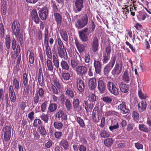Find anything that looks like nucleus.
<instances>
[{"label":"nucleus","mask_w":151,"mask_h":151,"mask_svg":"<svg viewBox=\"0 0 151 151\" xmlns=\"http://www.w3.org/2000/svg\"><path fill=\"white\" fill-rule=\"evenodd\" d=\"M119 87L120 91L122 93H126L129 91V86L126 84L121 82L119 84Z\"/></svg>","instance_id":"obj_23"},{"label":"nucleus","mask_w":151,"mask_h":151,"mask_svg":"<svg viewBox=\"0 0 151 151\" xmlns=\"http://www.w3.org/2000/svg\"><path fill=\"white\" fill-rule=\"evenodd\" d=\"M75 120L81 127L83 128L85 126L84 121L81 117L76 116Z\"/></svg>","instance_id":"obj_33"},{"label":"nucleus","mask_w":151,"mask_h":151,"mask_svg":"<svg viewBox=\"0 0 151 151\" xmlns=\"http://www.w3.org/2000/svg\"><path fill=\"white\" fill-rule=\"evenodd\" d=\"M52 58L53 65L55 67V69H58L60 65L59 60L58 58V57L53 55Z\"/></svg>","instance_id":"obj_32"},{"label":"nucleus","mask_w":151,"mask_h":151,"mask_svg":"<svg viewBox=\"0 0 151 151\" xmlns=\"http://www.w3.org/2000/svg\"><path fill=\"white\" fill-rule=\"evenodd\" d=\"M40 96L38 95L37 91H36L35 94L33 97L34 104H37L38 102L40 99Z\"/></svg>","instance_id":"obj_53"},{"label":"nucleus","mask_w":151,"mask_h":151,"mask_svg":"<svg viewBox=\"0 0 151 151\" xmlns=\"http://www.w3.org/2000/svg\"><path fill=\"white\" fill-rule=\"evenodd\" d=\"M74 2L73 9L74 12L77 13L81 11L83 7V0H75Z\"/></svg>","instance_id":"obj_6"},{"label":"nucleus","mask_w":151,"mask_h":151,"mask_svg":"<svg viewBox=\"0 0 151 151\" xmlns=\"http://www.w3.org/2000/svg\"><path fill=\"white\" fill-rule=\"evenodd\" d=\"M53 84L58 89L60 90L61 88V85L58 81L57 79L54 78L53 79Z\"/></svg>","instance_id":"obj_55"},{"label":"nucleus","mask_w":151,"mask_h":151,"mask_svg":"<svg viewBox=\"0 0 151 151\" xmlns=\"http://www.w3.org/2000/svg\"><path fill=\"white\" fill-rule=\"evenodd\" d=\"M5 32V29L2 23L1 20L0 21V35L2 38H3Z\"/></svg>","instance_id":"obj_46"},{"label":"nucleus","mask_w":151,"mask_h":151,"mask_svg":"<svg viewBox=\"0 0 151 151\" xmlns=\"http://www.w3.org/2000/svg\"><path fill=\"white\" fill-rule=\"evenodd\" d=\"M28 75L27 73H26V71L24 72L23 74L22 75L21 80L22 83L23 84L24 86H26L28 82Z\"/></svg>","instance_id":"obj_29"},{"label":"nucleus","mask_w":151,"mask_h":151,"mask_svg":"<svg viewBox=\"0 0 151 151\" xmlns=\"http://www.w3.org/2000/svg\"><path fill=\"white\" fill-rule=\"evenodd\" d=\"M92 113L101 116L103 114V110L102 108L99 109L98 106H96L94 108Z\"/></svg>","instance_id":"obj_27"},{"label":"nucleus","mask_w":151,"mask_h":151,"mask_svg":"<svg viewBox=\"0 0 151 151\" xmlns=\"http://www.w3.org/2000/svg\"><path fill=\"white\" fill-rule=\"evenodd\" d=\"M132 116L133 119L135 121H137L139 120V115L138 113L136 111H133L132 114Z\"/></svg>","instance_id":"obj_62"},{"label":"nucleus","mask_w":151,"mask_h":151,"mask_svg":"<svg viewBox=\"0 0 151 151\" xmlns=\"http://www.w3.org/2000/svg\"><path fill=\"white\" fill-rule=\"evenodd\" d=\"M70 63L71 67L73 68H76L79 64V62L78 60L74 59L71 60Z\"/></svg>","instance_id":"obj_51"},{"label":"nucleus","mask_w":151,"mask_h":151,"mask_svg":"<svg viewBox=\"0 0 151 151\" xmlns=\"http://www.w3.org/2000/svg\"><path fill=\"white\" fill-rule=\"evenodd\" d=\"M116 58V57L115 55L111 57L110 61L104 68L103 72L104 75L107 76L108 75L114 65Z\"/></svg>","instance_id":"obj_1"},{"label":"nucleus","mask_w":151,"mask_h":151,"mask_svg":"<svg viewBox=\"0 0 151 151\" xmlns=\"http://www.w3.org/2000/svg\"><path fill=\"white\" fill-rule=\"evenodd\" d=\"M47 101H46L42 103L41 106V111L42 112H45L47 109Z\"/></svg>","instance_id":"obj_52"},{"label":"nucleus","mask_w":151,"mask_h":151,"mask_svg":"<svg viewBox=\"0 0 151 151\" xmlns=\"http://www.w3.org/2000/svg\"><path fill=\"white\" fill-rule=\"evenodd\" d=\"M51 5V7L52 9V11L54 12V13H57V12L58 11V9L55 2L54 1H52Z\"/></svg>","instance_id":"obj_58"},{"label":"nucleus","mask_w":151,"mask_h":151,"mask_svg":"<svg viewBox=\"0 0 151 151\" xmlns=\"http://www.w3.org/2000/svg\"><path fill=\"white\" fill-rule=\"evenodd\" d=\"M62 76L63 78L65 81L69 80L70 78V74L68 72L63 73Z\"/></svg>","instance_id":"obj_54"},{"label":"nucleus","mask_w":151,"mask_h":151,"mask_svg":"<svg viewBox=\"0 0 151 151\" xmlns=\"http://www.w3.org/2000/svg\"><path fill=\"white\" fill-rule=\"evenodd\" d=\"M97 88L100 93L103 94L106 91V84L102 80H99L97 82Z\"/></svg>","instance_id":"obj_12"},{"label":"nucleus","mask_w":151,"mask_h":151,"mask_svg":"<svg viewBox=\"0 0 151 151\" xmlns=\"http://www.w3.org/2000/svg\"><path fill=\"white\" fill-rule=\"evenodd\" d=\"M60 34L62 39L66 42H68V37L67 32L65 30L62 29L60 31Z\"/></svg>","instance_id":"obj_34"},{"label":"nucleus","mask_w":151,"mask_h":151,"mask_svg":"<svg viewBox=\"0 0 151 151\" xmlns=\"http://www.w3.org/2000/svg\"><path fill=\"white\" fill-rule=\"evenodd\" d=\"M111 124L112 125L109 126V127L110 131H112L114 129H117L119 127V123L116 121H114V123L112 122Z\"/></svg>","instance_id":"obj_42"},{"label":"nucleus","mask_w":151,"mask_h":151,"mask_svg":"<svg viewBox=\"0 0 151 151\" xmlns=\"http://www.w3.org/2000/svg\"><path fill=\"white\" fill-rule=\"evenodd\" d=\"M107 86V89L111 93L116 96L119 95V90L113 82L111 81L108 82Z\"/></svg>","instance_id":"obj_4"},{"label":"nucleus","mask_w":151,"mask_h":151,"mask_svg":"<svg viewBox=\"0 0 151 151\" xmlns=\"http://www.w3.org/2000/svg\"><path fill=\"white\" fill-rule=\"evenodd\" d=\"M11 43V39L9 35H7L6 36L5 38V43L6 48L9 49L10 48Z\"/></svg>","instance_id":"obj_44"},{"label":"nucleus","mask_w":151,"mask_h":151,"mask_svg":"<svg viewBox=\"0 0 151 151\" xmlns=\"http://www.w3.org/2000/svg\"><path fill=\"white\" fill-rule=\"evenodd\" d=\"M105 145L108 147H111L113 143L112 138H107L104 141Z\"/></svg>","instance_id":"obj_41"},{"label":"nucleus","mask_w":151,"mask_h":151,"mask_svg":"<svg viewBox=\"0 0 151 151\" xmlns=\"http://www.w3.org/2000/svg\"><path fill=\"white\" fill-rule=\"evenodd\" d=\"M31 16L32 19L37 24H38L40 22V19L38 16L37 11L35 9L32 10L31 13Z\"/></svg>","instance_id":"obj_18"},{"label":"nucleus","mask_w":151,"mask_h":151,"mask_svg":"<svg viewBox=\"0 0 151 151\" xmlns=\"http://www.w3.org/2000/svg\"><path fill=\"white\" fill-rule=\"evenodd\" d=\"M12 31L14 35L21 32L20 24L18 21H14L12 22L11 26Z\"/></svg>","instance_id":"obj_13"},{"label":"nucleus","mask_w":151,"mask_h":151,"mask_svg":"<svg viewBox=\"0 0 151 151\" xmlns=\"http://www.w3.org/2000/svg\"><path fill=\"white\" fill-rule=\"evenodd\" d=\"M130 77L127 70H125L122 76L123 80L126 83H129L130 80Z\"/></svg>","instance_id":"obj_28"},{"label":"nucleus","mask_w":151,"mask_h":151,"mask_svg":"<svg viewBox=\"0 0 151 151\" xmlns=\"http://www.w3.org/2000/svg\"><path fill=\"white\" fill-rule=\"evenodd\" d=\"M40 117L45 124L48 123L49 119V116L47 114H45L44 113L42 114L40 116Z\"/></svg>","instance_id":"obj_39"},{"label":"nucleus","mask_w":151,"mask_h":151,"mask_svg":"<svg viewBox=\"0 0 151 151\" xmlns=\"http://www.w3.org/2000/svg\"><path fill=\"white\" fill-rule=\"evenodd\" d=\"M89 33V32H88V28L87 27L79 32L80 38L83 42H86L88 41Z\"/></svg>","instance_id":"obj_7"},{"label":"nucleus","mask_w":151,"mask_h":151,"mask_svg":"<svg viewBox=\"0 0 151 151\" xmlns=\"http://www.w3.org/2000/svg\"><path fill=\"white\" fill-rule=\"evenodd\" d=\"M139 129L141 131L147 132L149 131V129L144 124H139Z\"/></svg>","instance_id":"obj_57"},{"label":"nucleus","mask_w":151,"mask_h":151,"mask_svg":"<svg viewBox=\"0 0 151 151\" xmlns=\"http://www.w3.org/2000/svg\"><path fill=\"white\" fill-rule=\"evenodd\" d=\"M37 129L39 133L41 136H46L47 132L44 126L42 125H40Z\"/></svg>","instance_id":"obj_31"},{"label":"nucleus","mask_w":151,"mask_h":151,"mask_svg":"<svg viewBox=\"0 0 151 151\" xmlns=\"http://www.w3.org/2000/svg\"><path fill=\"white\" fill-rule=\"evenodd\" d=\"M101 136L103 138H107L110 136L109 134L105 130L101 131L100 132Z\"/></svg>","instance_id":"obj_61"},{"label":"nucleus","mask_w":151,"mask_h":151,"mask_svg":"<svg viewBox=\"0 0 151 151\" xmlns=\"http://www.w3.org/2000/svg\"><path fill=\"white\" fill-rule=\"evenodd\" d=\"M65 94L70 99H73L75 96L74 90L72 88H68L66 89Z\"/></svg>","instance_id":"obj_21"},{"label":"nucleus","mask_w":151,"mask_h":151,"mask_svg":"<svg viewBox=\"0 0 151 151\" xmlns=\"http://www.w3.org/2000/svg\"><path fill=\"white\" fill-rule=\"evenodd\" d=\"M39 16L41 19L43 20H46L48 17V10L47 7L45 6L40 9L38 12Z\"/></svg>","instance_id":"obj_8"},{"label":"nucleus","mask_w":151,"mask_h":151,"mask_svg":"<svg viewBox=\"0 0 151 151\" xmlns=\"http://www.w3.org/2000/svg\"><path fill=\"white\" fill-rule=\"evenodd\" d=\"M57 51L59 56L61 58L65 60L68 59V54L65 49L58 50Z\"/></svg>","instance_id":"obj_20"},{"label":"nucleus","mask_w":151,"mask_h":151,"mask_svg":"<svg viewBox=\"0 0 151 151\" xmlns=\"http://www.w3.org/2000/svg\"><path fill=\"white\" fill-rule=\"evenodd\" d=\"M88 85L90 90H94L97 86L96 78L94 77L91 78L89 80Z\"/></svg>","instance_id":"obj_19"},{"label":"nucleus","mask_w":151,"mask_h":151,"mask_svg":"<svg viewBox=\"0 0 151 151\" xmlns=\"http://www.w3.org/2000/svg\"><path fill=\"white\" fill-rule=\"evenodd\" d=\"M30 53L29 55V62L30 64L34 63L35 61V54L32 51H29Z\"/></svg>","instance_id":"obj_40"},{"label":"nucleus","mask_w":151,"mask_h":151,"mask_svg":"<svg viewBox=\"0 0 151 151\" xmlns=\"http://www.w3.org/2000/svg\"><path fill=\"white\" fill-rule=\"evenodd\" d=\"M93 66L95 69L96 73L97 74H100L101 72L102 66L100 62L94 60Z\"/></svg>","instance_id":"obj_15"},{"label":"nucleus","mask_w":151,"mask_h":151,"mask_svg":"<svg viewBox=\"0 0 151 151\" xmlns=\"http://www.w3.org/2000/svg\"><path fill=\"white\" fill-rule=\"evenodd\" d=\"M53 17L58 26H61L62 22V18L60 14L54 13Z\"/></svg>","instance_id":"obj_17"},{"label":"nucleus","mask_w":151,"mask_h":151,"mask_svg":"<svg viewBox=\"0 0 151 151\" xmlns=\"http://www.w3.org/2000/svg\"><path fill=\"white\" fill-rule=\"evenodd\" d=\"M50 88L51 91L52 92L53 94L56 95L59 94L58 89L53 84L51 83L50 84Z\"/></svg>","instance_id":"obj_38"},{"label":"nucleus","mask_w":151,"mask_h":151,"mask_svg":"<svg viewBox=\"0 0 151 151\" xmlns=\"http://www.w3.org/2000/svg\"><path fill=\"white\" fill-rule=\"evenodd\" d=\"M138 94L139 98L141 99H145L147 97L146 94L144 91H142L141 89L139 90Z\"/></svg>","instance_id":"obj_47"},{"label":"nucleus","mask_w":151,"mask_h":151,"mask_svg":"<svg viewBox=\"0 0 151 151\" xmlns=\"http://www.w3.org/2000/svg\"><path fill=\"white\" fill-rule=\"evenodd\" d=\"M91 45L92 50L94 52H96L98 50L99 46V41L96 37H95L93 39Z\"/></svg>","instance_id":"obj_16"},{"label":"nucleus","mask_w":151,"mask_h":151,"mask_svg":"<svg viewBox=\"0 0 151 151\" xmlns=\"http://www.w3.org/2000/svg\"><path fill=\"white\" fill-rule=\"evenodd\" d=\"M37 92L38 95L40 98H42L43 97L45 94V92L43 88H39Z\"/></svg>","instance_id":"obj_64"},{"label":"nucleus","mask_w":151,"mask_h":151,"mask_svg":"<svg viewBox=\"0 0 151 151\" xmlns=\"http://www.w3.org/2000/svg\"><path fill=\"white\" fill-rule=\"evenodd\" d=\"M60 65L63 70L67 71L70 70L71 68L69 63L64 60H62L60 63Z\"/></svg>","instance_id":"obj_24"},{"label":"nucleus","mask_w":151,"mask_h":151,"mask_svg":"<svg viewBox=\"0 0 151 151\" xmlns=\"http://www.w3.org/2000/svg\"><path fill=\"white\" fill-rule=\"evenodd\" d=\"M101 99L105 102L108 103H110L112 101V98L108 96L103 97Z\"/></svg>","instance_id":"obj_59"},{"label":"nucleus","mask_w":151,"mask_h":151,"mask_svg":"<svg viewBox=\"0 0 151 151\" xmlns=\"http://www.w3.org/2000/svg\"><path fill=\"white\" fill-rule=\"evenodd\" d=\"M122 63L120 62V63L116 62L114 67L111 71V73L113 75H119L121 73L122 70Z\"/></svg>","instance_id":"obj_5"},{"label":"nucleus","mask_w":151,"mask_h":151,"mask_svg":"<svg viewBox=\"0 0 151 151\" xmlns=\"http://www.w3.org/2000/svg\"><path fill=\"white\" fill-rule=\"evenodd\" d=\"M58 106L55 103H50L48 106V111L50 113H53L56 111L57 109Z\"/></svg>","instance_id":"obj_30"},{"label":"nucleus","mask_w":151,"mask_h":151,"mask_svg":"<svg viewBox=\"0 0 151 151\" xmlns=\"http://www.w3.org/2000/svg\"><path fill=\"white\" fill-rule=\"evenodd\" d=\"M77 86L79 92L82 93L84 91L85 88L84 82L80 78L77 79Z\"/></svg>","instance_id":"obj_14"},{"label":"nucleus","mask_w":151,"mask_h":151,"mask_svg":"<svg viewBox=\"0 0 151 151\" xmlns=\"http://www.w3.org/2000/svg\"><path fill=\"white\" fill-rule=\"evenodd\" d=\"M59 145L65 150H67L69 146L68 142L66 139H62L60 142Z\"/></svg>","instance_id":"obj_35"},{"label":"nucleus","mask_w":151,"mask_h":151,"mask_svg":"<svg viewBox=\"0 0 151 151\" xmlns=\"http://www.w3.org/2000/svg\"><path fill=\"white\" fill-rule=\"evenodd\" d=\"M75 45L79 52H82L85 50V47L83 45L81 44L77 39H75Z\"/></svg>","instance_id":"obj_25"},{"label":"nucleus","mask_w":151,"mask_h":151,"mask_svg":"<svg viewBox=\"0 0 151 151\" xmlns=\"http://www.w3.org/2000/svg\"><path fill=\"white\" fill-rule=\"evenodd\" d=\"M12 127L11 125H6L2 129L4 134V140L5 142L9 141L11 137Z\"/></svg>","instance_id":"obj_3"},{"label":"nucleus","mask_w":151,"mask_h":151,"mask_svg":"<svg viewBox=\"0 0 151 151\" xmlns=\"http://www.w3.org/2000/svg\"><path fill=\"white\" fill-rule=\"evenodd\" d=\"M25 88L23 92V95L25 97L27 96L29 93L30 91V86L29 85H27L25 86Z\"/></svg>","instance_id":"obj_50"},{"label":"nucleus","mask_w":151,"mask_h":151,"mask_svg":"<svg viewBox=\"0 0 151 151\" xmlns=\"http://www.w3.org/2000/svg\"><path fill=\"white\" fill-rule=\"evenodd\" d=\"M95 26V23L93 21H92L91 22V27L89 28V30H88V32L91 33L93 32L94 31Z\"/></svg>","instance_id":"obj_63"},{"label":"nucleus","mask_w":151,"mask_h":151,"mask_svg":"<svg viewBox=\"0 0 151 151\" xmlns=\"http://www.w3.org/2000/svg\"><path fill=\"white\" fill-rule=\"evenodd\" d=\"M73 101V106L74 109H77L79 106V101L78 99H74Z\"/></svg>","instance_id":"obj_56"},{"label":"nucleus","mask_w":151,"mask_h":151,"mask_svg":"<svg viewBox=\"0 0 151 151\" xmlns=\"http://www.w3.org/2000/svg\"><path fill=\"white\" fill-rule=\"evenodd\" d=\"M65 104L67 110L68 111H70L72 109V105L70 100L68 99H66Z\"/></svg>","instance_id":"obj_36"},{"label":"nucleus","mask_w":151,"mask_h":151,"mask_svg":"<svg viewBox=\"0 0 151 151\" xmlns=\"http://www.w3.org/2000/svg\"><path fill=\"white\" fill-rule=\"evenodd\" d=\"M118 109L120 111V112L123 114H129L130 112V110L126 106V103L122 101L118 106Z\"/></svg>","instance_id":"obj_11"},{"label":"nucleus","mask_w":151,"mask_h":151,"mask_svg":"<svg viewBox=\"0 0 151 151\" xmlns=\"http://www.w3.org/2000/svg\"><path fill=\"white\" fill-rule=\"evenodd\" d=\"M147 106L146 102L142 101L141 102L139 103L138 106V109L140 112H142L144 111L146 109Z\"/></svg>","instance_id":"obj_26"},{"label":"nucleus","mask_w":151,"mask_h":151,"mask_svg":"<svg viewBox=\"0 0 151 151\" xmlns=\"http://www.w3.org/2000/svg\"><path fill=\"white\" fill-rule=\"evenodd\" d=\"M75 70L78 75L80 76H82L86 74L87 69L84 66L79 65L76 68Z\"/></svg>","instance_id":"obj_9"},{"label":"nucleus","mask_w":151,"mask_h":151,"mask_svg":"<svg viewBox=\"0 0 151 151\" xmlns=\"http://www.w3.org/2000/svg\"><path fill=\"white\" fill-rule=\"evenodd\" d=\"M110 59V56L103 54L102 61L103 64L107 63Z\"/></svg>","instance_id":"obj_45"},{"label":"nucleus","mask_w":151,"mask_h":151,"mask_svg":"<svg viewBox=\"0 0 151 151\" xmlns=\"http://www.w3.org/2000/svg\"><path fill=\"white\" fill-rule=\"evenodd\" d=\"M51 59H47L45 65L46 69L50 72H52L53 70V65Z\"/></svg>","instance_id":"obj_22"},{"label":"nucleus","mask_w":151,"mask_h":151,"mask_svg":"<svg viewBox=\"0 0 151 151\" xmlns=\"http://www.w3.org/2000/svg\"><path fill=\"white\" fill-rule=\"evenodd\" d=\"M88 18L87 14L76 21L75 26L78 29H81L86 26L88 23Z\"/></svg>","instance_id":"obj_2"},{"label":"nucleus","mask_w":151,"mask_h":151,"mask_svg":"<svg viewBox=\"0 0 151 151\" xmlns=\"http://www.w3.org/2000/svg\"><path fill=\"white\" fill-rule=\"evenodd\" d=\"M53 126L55 129L60 130L62 129L63 125V123L61 122H55L53 124Z\"/></svg>","instance_id":"obj_49"},{"label":"nucleus","mask_w":151,"mask_h":151,"mask_svg":"<svg viewBox=\"0 0 151 151\" xmlns=\"http://www.w3.org/2000/svg\"><path fill=\"white\" fill-rule=\"evenodd\" d=\"M42 124L41 120L40 119H35L34 120L33 123V126L37 127L39 125H41Z\"/></svg>","instance_id":"obj_60"},{"label":"nucleus","mask_w":151,"mask_h":151,"mask_svg":"<svg viewBox=\"0 0 151 151\" xmlns=\"http://www.w3.org/2000/svg\"><path fill=\"white\" fill-rule=\"evenodd\" d=\"M45 52L47 57L50 59H52V52L51 47L49 46L45 47Z\"/></svg>","instance_id":"obj_37"},{"label":"nucleus","mask_w":151,"mask_h":151,"mask_svg":"<svg viewBox=\"0 0 151 151\" xmlns=\"http://www.w3.org/2000/svg\"><path fill=\"white\" fill-rule=\"evenodd\" d=\"M13 83L15 90L18 91L19 88V81L16 78H14L13 80Z\"/></svg>","instance_id":"obj_43"},{"label":"nucleus","mask_w":151,"mask_h":151,"mask_svg":"<svg viewBox=\"0 0 151 151\" xmlns=\"http://www.w3.org/2000/svg\"><path fill=\"white\" fill-rule=\"evenodd\" d=\"M97 98V96L93 93H91L88 96V100L90 102H93L95 101Z\"/></svg>","instance_id":"obj_48"},{"label":"nucleus","mask_w":151,"mask_h":151,"mask_svg":"<svg viewBox=\"0 0 151 151\" xmlns=\"http://www.w3.org/2000/svg\"><path fill=\"white\" fill-rule=\"evenodd\" d=\"M55 117L60 120L61 119V121H66L68 119L67 115L64 112V111L61 109H59L55 115Z\"/></svg>","instance_id":"obj_10"}]
</instances>
